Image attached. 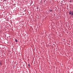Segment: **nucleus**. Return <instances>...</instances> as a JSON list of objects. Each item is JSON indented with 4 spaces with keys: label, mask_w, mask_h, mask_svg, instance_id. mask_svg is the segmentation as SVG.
Segmentation results:
<instances>
[{
    "label": "nucleus",
    "mask_w": 73,
    "mask_h": 73,
    "mask_svg": "<svg viewBox=\"0 0 73 73\" xmlns=\"http://www.w3.org/2000/svg\"><path fill=\"white\" fill-rule=\"evenodd\" d=\"M2 63H1V62H0V65H2Z\"/></svg>",
    "instance_id": "3"
},
{
    "label": "nucleus",
    "mask_w": 73,
    "mask_h": 73,
    "mask_svg": "<svg viewBox=\"0 0 73 73\" xmlns=\"http://www.w3.org/2000/svg\"><path fill=\"white\" fill-rule=\"evenodd\" d=\"M69 15H71L72 16H73V11H70L69 12Z\"/></svg>",
    "instance_id": "1"
},
{
    "label": "nucleus",
    "mask_w": 73,
    "mask_h": 73,
    "mask_svg": "<svg viewBox=\"0 0 73 73\" xmlns=\"http://www.w3.org/2000/svg\"><path fill=\"white\" fill-rule=\"evenodd\" d=\"M52 10H50V12H52Z\"/></svg>",
    "instance_id": "4"
},
{
    "label": "nucleus",
    "mask_w": 73,
    "mask_h": 73,
    "mask_svg": "<svg viewBox=\"0 0 73 73\" xmlns=\"http://www.w3.org/2000/svg\"><path fill=\"white\" fill-rule=\"evenodd\" d=\"M15 42H18L17 40V39H16L15 40Z\"/></svg>",
    "instance_id": "2"
},
{
    "label": "nucleus",
    "mask_w": 73,
    "mask_h": 73,
    "mask_svg": "<svg viewBox=\"0 0 73 73\" xmlns=\"http://www.w3.org/2000/svg\"><path fill=\"white\" fill-rule=\"evenodd\" d=\"M28 66H30V65H29V64L28 65Z\"/></svg>",
    "instance_id": "5"
}]
</instances>
